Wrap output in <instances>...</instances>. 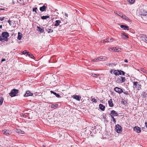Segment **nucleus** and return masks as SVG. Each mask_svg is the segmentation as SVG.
Returning <instances> with one entry per match:
<instances>
[{
  "mask_svg": "<svg viewBox=\"0 0 147 147\" xmlns=\"http://www.w3.org/2000/svg\"><path fill=\"white\" fill-rule=\"evenodd\" d=\"M37 9V7H35V8H34L33 9H32V11L33 12H35L36 13H37V11H36V10Z\"/></svg>",
  "mask_w": 147,
  "mask_h": 147,
  "instance_id": "37",
  "label": "nucleus"
},
{
  "mask_svg": "<svg viewBox=\"0 0 147 147\" xmlns=\"http://www.w3.org/2000/svg\"><path fill=\"white\" fill-rule=\"evenodd\" d=\"M37 28L38 30L39 31L40 33H42L44 32L43 28H40V27L39 26H37Z\"/></svg>",
  "mask_w": 147,
  "mask_h": 147,
  "instance_id": "25",
  "label": "nucleus"
},
{
  "mask_svg": "<svg viewBox=\"0 0 147 147\" xmlns=\"http://www.w3.org/2000/svg\"><path fill=\"white\" fill-rule=\"evenodd\" d=\"M47 7V4L46 3H45L42 6L40 7V11L42 12L45 11L46 10Z\"/></svg>",
  "mask_w": 147,
  "mask_h": 147,
  "instance_id": "9",
  "label": "nucleus"
},
{
  "mask_svg": "<svg viewBox=\"0 0 147 147\" xmlns=\"http://www.w3.org/2000/svg\"><path fill=\"white\" fill-rule=\"evenodd\" d=\"M140 14L141 16H146L147 15V11L145 10H141L140 12Z\"/></svg>",
  "mask_w": 147,
  "mask_h": 147,
  "instance_id": "11",
  "label": "nucleus"
},
{
  "mask_svg": "<svg viewBox=\"0 0 147 147\" xmlns=\"http://www.w3.org/2000/svg\"><path fill=\"white\" fill-rule=\"evenodd\" d=\"M98 60V59H97V58L96 59H94L92 60V61L94 62V61H97Z\"/></svg>",
  "mask_w": 147,
  "mask_h": 147,
  "instance_id": "48",
  "label": "nucleus"
},
{
  "mask_svg": "<svg viewBox=\"0 0 147 147\" xmlns=\"http://www.w3.org/2000/svg\"><path fill=\"white\" fill-rule=\"evenodd\" d=\"M145 125L146 126V127L147 128V122H145Z\"/></svg>",
  "mask_w": 147,
  "mask_h": 147,
  "instance_id": "55",
  "label": "nucleus"
},
{
  "mask_svg": "<svg viewBox=\"0 0 147 147\" xmlns=\"http://www.w3.org/2000/svg\"><path fill=\"white\" fill-rule=\"evenodd\" d=\"M143 96L144 98L147 97V95L145 92H144L143 94Z\"/></svg>",
  "mask_w": 147,
  "mask_h": 147,
  "instance_id": "38",
  "label": "nucleus"
},
{
  "mask_svg": "<svg viewBox=\"0 0 147 147\" xmlns=\"http://www.w3.org/2000/svg\"><path fill=\"white\" fill-rule=\"evenodd\" d=\"M110 72L111 74L113 73L116 76H119V75H121L122 74V73H120L119 70H115L114 69H111L110 71Z\"/></svg>",
  "mask_w": 147,
  "mask_h": 147,
  "instance_id": "7",
  "label": "nucleus"
},
{
  "mask_svg": "<svg viewBox=\"0 0 147 147\" xmlns=\"http://www.w3.org/2000/svg\"><path fill=\"white\" fill-rule=\"evenodd\" d=\"M134 131L137 132L138 133H140L141 131V128L138 126H135L134 127Z\"/></svg>",
  "mask_w": 147,
  "mask_h": 147,
  "instance_id": "12",
  "label": "nucleus"
},
{
  "mask_svg": "<svg viewBox=\"0 0 147 147\" xmlns=\"http://www.w3.org/2000/svg\"><path fill=\"white\" fill-rule=\"evenodd\" d=\"M16 132H17L18 133H19V134H24V132L22 131L20 129H16Z\"/></svg>",
  "mask_w": 147,
  "mask_h": 147,
  "instance_id": "23",
  "label": "nucleus"
},
{
  "mask_svg": "<svg viewBox=\"0 0 147 147\" xmlns=\"http://www.w3.org/2000/svg\"><path fill=\"white\" fill-rule=\"evenodd\" d=\"M50 92L51 93L53 94L54 95H55L56 97L58 98L61 97L58 94H57L56 92H55L52 91H51Z\"/></svg>",
  "mask_w": 147,
  "mask_h": 147,
  "instance_id": "20",
  "label": "nucleus"
},
{
  "mask_svg": "<svg viewBox=\"0 0 147 147\" xmlns=\"http://www.w3.org/2000/svg\"><path fill=\"white\" fill-rule=\"evenodd\" d=\"M123 92V93L124 94L126 95H129V94L128 93L127 91H125V92Z\"/></svg>",
  "mask_w": 147,
  "mask_h": 147,
  "instance_id": "44",
  "label": "nucleus"
},
{
  "mask_svg": "<svg viewBox=\"0 0 147 147\" xmlns=\"http://www.w3.org/2000/svg\"><path fill=\"white\" fill-rule=\"evenodd\" d=\"M105 40H104L101 41V42L104 43V42H105Z\"/></svg>",
  "mask_w": 147,
  "mask_h": 147,
  "instance_id": "50",
  "label": "nucleus"
},
{
  "mask_svg": "<svg viewBox=\"0 0 147 147\" xmlns=\"http://www.w3.org/2000/svg\"><path fill=\"white\" fill-rule=\"evenodd\" d=\"M92 75L94 77H96L98 76V74H92Z\"/></svg>",
  "mask_w": 147,
  "mask_h": 147,
  "instance_id": "39",
  "label": "nucleus"
},
{
  "mask_svg": "<svg viewBox=\"0 0 147 147\" xmlns=\"http://www.w3.org/2000/svg\"><path fill=\"white\" fill-rule=\"evenodd\" d=\"M108 104L109 107H112L113 106V101L112 99H110L108 101Z\"/></svg>",
  "mask_w": 147,
  "mask_h": 147,
  "instance_id": "21",
  "label": "nucleus"
},
{
  "mask_svg": "<svg viewBox=\"0 0 147 147\" xmlns=\"http://www.w3.org/2000/svg\"><path fill=\"white\" fill-rule=\"evenodd\" d=\"M18 93V90L16 89H13L9 94V95L11 97L14 96H16V94Z\"/></svg>",
  "mask_w": 147,
  "mask_h": 147,
  "instance_id": "4",
  "label": "nucleus"
},
{
  "mask_svg": "<svg viewBox=\"0 0 147 147\" xmlns=\"http://www.w3.org/2000/svg\"><path fill=\"white\" fill-rule=\"evenodd\" d=\"M115 131L118 133H120L122 131V127L119 124H117L115 126Z\"/></svg>",
  "mask_w": 147,
  "mask_h": 147,
  "instance_id": "3",
  "label": "nucleus"
},
{
  "mask_svg": "<svg viewBox=\"0 0 147 147\" xmlns=\"http://www.w3.org/2000/svg\"><path fill=\"white\" fill-rule=\"evenodd\" d=\"M8 23H9V24L10 26L11 25V21L10 20H9L8 21Z\"/></svg>",
  "mask_w": 147,
  "mask_h": 147,
  "instance_id": "47",
  "label": "nucleus"
},
{
  "mask_svg": "<svg viewBox=\"0 0 147 147\" xmlns=\"http://www.w3.org/2000/svg\"><path fill=\"white\" fill-rule=\"evenodd\" d=\"M43 147H45V146L43 145Z\"/></svg>",
  "mask_w": 147,
  "mask_h": 147,
  "instance_id": "57",
  "label": "nucleus"
},
{
  "mask_svg": "<svg viewBox=\"0 0 147 147\" xmlns=\"http://www.w3.org/2000/svg\"><path fill=\"white\" fill-rule=\"evenodd\" d=\"M121 37L123 38H124V36H125V37L127 38H128L129 37L127 35H126L124 33H121Z\"/></svg>",
  "mask_w": 147,
  "mask_h": 147,
  "instance_id": "24",
  "label": "nucleus"
},
{
  "mask_svg": "<svg viewBox=\"0 0 147 147\" xmlns=\"http://www.w3.org/2000/svg\"><path fill=\"white\" fill-rule=\"evenodd\" d=\"M2 28V25H0V28Z\"/></svg>",
  "mask_w": 147,
  "mask_h": 147,
  "instance_id": "56",
  "label": "nucleus"
},
{
  "mask_svg": "<svg viewBox=\"0 0 147 147\" xmlns=\"http://www.w3.org/2000/svg\"><path fill=\"white\" fill-rule=\"evenodd\" d=\"M124 61L125 62H126V63H127V62H128L127 60L126 59H125Z\"/></svg>",
  "mask_w": 147,
  "mask_h": 147,
  "instance_id": "54",
  "label": "nucleus"
},
{
  "mask_svg": "<svg viewBox=\"0 0 147 147\" xmlns=\"http://www.w3.org/2000/svg\"><path fill=\"white\" fill-rule=\"evenodd\" d=\"M108 49L110 51H113L114 49V47L109 48Z\"/></svg>",
  "mask_w": 147,
  "mask_h": 147,
  "instance_id": "36",
  "label": "nucleus"
},
{
  "mask_svg": "<svg viewBox=\"0 0 147 147\" xmlns=\"http://www.w3.org/2000/svg\"><path fill=\"white\" fill-rule=\"evenodd\" d=\"M108 40H109V42H112L113 41V38H110V39H108Z\"/></svg>",
  "mask_w": 147,
  "mask_h": 147,
  "instance_id": "43",
  "label": "nucleus"
},
{
  "mask_svg": "<svg viewBox=\"0 0 147 147\" xmlns=\"http://www.w3.org/2000/svg\"><path fill=\"white\" fill-rule=\"evenodd\" d=\"M119 72H120V73H122V74L124 76L125 74V72L123 71L119 70Z\"/></svg>",
  "mask_w": 147,
  "mask_h": 147,
  "instance_id": "41",
  "label": "nucleus"
},
{
  "mask_svg": "<svg viewBox=\"0 0 147 147\" xmlns=\"http://www.w3.org/2000/svg\"><path fill=\"white\" fill-rule=\"evenodd\" d=\"M121 49L119 48H114V49L113 51L115 52H118L119 51H121Z\"/></svg>",
  "mask_w": 147,
  "mask_h": 147,
  "instance_id": "26",
  "label": "nucleus"
},
{
  "mask_svg": "<svg viewBox=\"0 0 147 147\" xmlns=\"http://www.w3.org/2000/svg\"><path fill=\"white\" fill-rule=\"evenodd\" d=\"M132 83L133 84V87L134 88H137L138 90L141 89V85L139 84L138 82L133 81Z\"/></svg>",
  "mask_w": 147,
  "mask_h": 147,
  "instance_id": "5",
  "label": "nucleus"
},
{
  "mask_svg": "<svg viewBox=\"0 0 147 147\" xmlns=\"http://www.w3.org/2000/svg\"><path fill=\"white\" fill-rule=\"evenodd\" d=\"M114 90L116 92L118 93L119 94H120L123 92V90L121 88L117 87L114 88Z\"/></svg>",
  "mask_w": 147,
  "mask_h": 147,
  "instance_id": "8",
  "label": "nucleus"
},
{
  "mask_svg": "<svg viewBox=\"0 0 147 147\" xmlns=\"http://www.w3.org/2000/svg\"><path fill=\"white\" fill-rule=\"evenodd\" d=\"M27 55H28V56H30V57L32 58H33L34 57L33 55L31 53H30L28 52V54H27Z\"/></svg>",
  "mask_w": 147,
  "mask_h": 147,
  "instance_id": "32",
  "label": "nucleus"
},
{
  "mask_svg": "<svg viewBox=\"0 0 147 147\" xmlns=\"http://www.w3.org/2000/svg\"><path fill=\"white\" fill-rule=\"evenodd\" d=\"M73 98L76 99L77 100H80L81 98V97L78 95H73L72 96Z\"/></svg>",
  "mask_w": 147,
  "mask_h": 147,
  "instance_id": "18",
  "label": "nucleus"
},
{
  "mask_svg": "<svg viewBox=\"0 0 147 147\" xmlns=\"http://www.w3.org/2000/svg\"><path fill=\"white\" fill-rule=\"evenodd\" d=\"M141 39L144 42L147 43V36L144 34H141L139 36Z\"/></svg>",
  "mask_w": 147,
  "mask_h": 147,
  "instance_id": "6",
  "label": "nucleus"
},
{
  "mask_svg": "<svg viewBox=\"0 0 147 147\" xmlns=\"http://www.w3.org/2000/svg\"><path fill=\"white\" fill-rule=\"evenodd\" d=\"M65 16L67 18L68 17V15H67V14L66 13H65Z\"/></svg>",
  "mask_w": 147,
  "mask_h": 147,
  "instance_id": "49",
  "label": "nucleus"
},
{
  "mask_svg": "<svg viewBox=\"0 0 147 147\" xmlns=\"http://www.w3.org/2000/svg\"><path fill=\"white\" fill-rule=\"evenodd\" d=\"M99 108L102 111H104L105 110V107L102 104H100L99 105Z\"/></svg>",
  "mask_w": 147,
  "mask_h": 147,
  "instance_id": "19",
  "label": "nucleus"
},
{
  "mask_svg": "<svg viewBox=\"0 0 147 147\" xmlns=\"http://www.w3.org/2000/svg\"><path fill=\"white\" fill-rule=\"evenodd\" d=\"M46 30L48 33L52 32H53V30L51 28H47Z\"/></svg>",
  "mask_w": 147,
  "mask_h": 147,
  "instance_id": "29",
  "label": "nucleus"
},
{
  "mask_svg": "<svg viewBox=\"0 0 147 147\" xmlns=\"http://www.w3.org/2000/svg\"><path fill=\"white\" fill-rule=\"evenodd\" d=\"M111 115H112L114 116H117L119 115L114 110H112L111 111Z\"/></svg>",
  "mask_w": 147,
  "mask_h": 147,
  "instance_id": "16",
  "label": "nucleus"
},
{
  "mask_svg": "<svg viewBox=\"0 0 147 147\" xmlns=\"http://www.w3.org/2000/svg\"><path fill=\"white\" fill-rule=\"evenodd\" d=\"M4 18H5V17H3L2 18L0 17V20L1 21H2L4 19Z\"/></svg>",
  "mask_w": 147,
  "mask_h": 147,
  "instance_id": "46",
  "label": "nucleus"
},
{
  "mask_svg": "<svg viewBox=\"0 0 147 147\" xmlns=\"http://www.w3.org/2000/svg\"><path fill=\"white\" fill-rule=\"evenodd\" d=\"M120 27L124 30H128L129 29V28L128 26L123 25H121Z\"/></svg>",
  "mask_w": 147,
  "mask_h": 147,
  "instance_id": "17",
  "label": "nucleus"
},
{
  "mask_svg": "<svg viewBox=\"0 0 147 147\" xmlns=\"http://www.w3.org/2000/svg\"><path fill=\"white\" fill-rule=\"evenodd\" d=\"M92 101L93 102H94L95 103H96L97 102V100L96 99H95L94 98H92Z\"/></svg>",
  "mask_w": 147,
  "mask_h": 147,
  "instance_id": "42",
  "label": "nucleus"
},
{
  "mask_svg": "<svg viewBox=\"0 0 147 147\" xmlns=\"http://www.w3.org/2000/svg\"><path fill=\"white\" fill-rule=\"evenodd\" d=\"M127 1L131 3H133L135 1V0H127Z\"/></svg>",
  "mask_w": 147,
  "mask_h": 147,
  "instance_id": "35",
  "label": "nucleus"
},
{
  "mask_svg": "<svg viewBox=\"0 0 147 147\" xmlns=\"http://www.w3.org/2000/svg\"><path fill=\"white\" fill-rule=\"evenodd\" d=\"M25 115H24L23 116H25Z\"/></svg>",
  "mask_w": 147,
  "mask_h": 147,
  "instance_id": "58",
  "label": "nucleus"
},
{
  "mask_svg": "<svg viewBox=\"0 0 147 147\" xmlns=\"http://www.w3.org/2000/svg\"><path fill=\"white\" fill-rule=\"evenodd\" d=\"M23 1V0H19V1H18V3H20V4L22 3V2Z\"/></svg>",
  "mask_w": 147,
  "mask_h": 147,
  "instance_id": "45",
  "label": "nucleus"
},
{
  "mask_svg": "<svg viewBox=\"0 0 147 147\" xmlns=\"http://www.w3.org/2000/svg\"><path fill=\"white\" fill-rule=\"evenodd\" d=\"M105 42H109V40H108V39H107L105 40Z\"/></svg>",
  "mask_w": 147,
  "mask_h": 147,
  "instance_id": "53",
  "label": "nucleus"
},
{
  "mask_svg": "<svg viewBox=\"0 0 147 147\" xmlns=\"http://www.w3.org/2000/svg\"><path fill=\"white\" fill-rule=\"evenodd\" d=\"M105 40H104L101 41V42L104 43V42H105Z\"/></svg>",
  "mask_w": 147,
  "mask_h": 147,
  "instance_id": "51",
  "label": "nucleus"
},
{
  "mask_svg": "<svg viewBox=\"0 0 147 147\" xmlns=\"http://www.w3.org/2000/svg\"><path fill=\"white\" fill-rule=\"evenodd\" d=\"M140 70L144 73H147V71L144 69L143 68H141Z\"/></svg>",
  "mask_w": 147,
  "mask_h": 147,
  "instance_id": "31",
  "label": "nucleus"
},
{
  "mask_svg": "<svg viewBox=\"0 0 147 147\" xmlns=\"http://www.w3.org/2000/svg\"><path fill=\"white\" fill-rule=\"evenodd\" d=\"M115 82L117 83H122L125 82V77L121 76L116 77L115 78Z\"/></svg>",
  "mask_w": 147,
  "mask_h": 147,
  "instance_id": "2",
  "label": "nucleus"
},
{
  "mask_svg": "<svg viewBox=\"0 0 147 147\" xmlns=\"http://www.w3.org/2000/svg\"><path fill=\"white\" fill-rule=\"evenodd\" d=\"M49 18V16H41V19L42 20H45Z\"/></svg>",
  "mask_w": 147,
  "mask_h": 147,
  "instance_id": "28",
  "label": "nucleus"
},
{
  "mask_svg": "<svg viewBox=\"0 0 147 147\" xmlns=\"http://www.w3.org/2000/svg\"><path fill=\"white\" fill-rule=\"evenodd\" d=\"M33 93L31 92L30 91L27 90L26 93L24 95V96L25 97H28L30 96H32Z\"/></svg>",
  "mask_w": 147,
  "mask_h": 147,
  "instance_id": "10",
  "label": "nucleus"
},
{
  "mask_svg": "<svg viewBox=\"0 0 147 147\" xmlns=\"http://www.w3.org/2000/svg\"><path fill=\"white\" fill-rule=\"evenodd\" d=\"M114 13L116 14H117L118 16H120L121 17V15H123L122 14H121V13L120 12H118L117 11H116L115 12H114Z\"/></svg>",
  "mask_w": 147,
  "mask_h": 147,
  "instance_id": "30",
  "label": "nucleus"
},
{
  "mask_svg": "<svg viewBox=\"0 0 147 147\" xmlns=\"http://www.w3.org/2000/svg\"><path fill=\"white\" fill-rule=\"evenodd\" d=\"M123 14L121 16V18H123V19L125 20H126L127 21L129 22H130L131 21V20L127 17L125 15H123Z\"/></svg>",
  "mask_w": 147,
  "mask_h": 147,
  "instance_id": "15",
  "label": "nucleus"
},
{
  "mask_svg": "<svg viewBox=\"0 0 147 147\" xmlns=\"http://www.w3.org/2000/svg\"><path fill=\"white\" fill-rule=\"evenodd\" d=\"M61 23V21L59 20H57L55 21V24L54 26H57L59 25L60 23Z\"/></svg>",
  "mask_w": 147,
  "mask_h": 147,
  "instance_id": "22",
  "label": "nucleus"
},
{
  "mask_svg": "<svg viewBox=\"0 0 147 147\" xmlns=\"http://www.w3.org/2000/svg\"><path fill=\"white\" fill-rule=\"evenodd\" d=\"M22 34L21 33H20L19 32L18 33V39L19 40H20L22 37Z\"/></svg>",
  "mask_w": 147,
  "mask_h": 147,
  "instance_id": "27",
  "label": "nucleus"
},
{
  "mask_svg": "<svg viewBox=\"0 0 147 147\" xmlns=\"http://www.w3.org/2000/svg\"><path fill=\"white\" fill-rule=\"evenodd\" d=\"M58 104H55V105H51V107L52 108H53L54 107H57L58 106Z\"/></svg>",
  "mask_w": 147,
  "mask_h": 147,
  "instance_id": "34",
  "label": "nucleus"
},
{
  "mask_svg": "<svg viewBox=\"0 0 147 147\" xmlns=\"http://www.w3.org/2000/svg\"><path fill=\"white\" fill-rule=\"evenodd\" d=\"M2 131L4 134L6 135H8L10 134L11 131L10 130H7L6 129H4L2 130Z\"/></svg>",
  "mask_w": 147,
  "mask_h": 147,
  "instance_id": "13",
  "label": "nucleus"
},
{
  "mask_svg": "<svg viewBox=\"0 0 147 147\" xmlns=\"http://www.w3.org/2000/svg\"><path fill=\"white\" fill-rule=\"evenodd\" d=\"M23 54H28V52L26 50L22 52Z\"/></svg>",
  "mask_w": 147,
  "mask_h": 147,
  "instance_id": "40",
  "label": "nucleus"
},
{
  "mask_svg": "<svg viewBox=\"0 0 147 147\" xmlns=\"http://www.w3.org/2000/svg\"><path fill=\"white\" fill-rule=\"evenodd\" d=\"M5 61V59H2V60H1L2 62L4 61Z\"/></svg>",
  "mask_w": 147,
  "mask_h": 147,
  "instance_id": "52",
  "label": "nucleus"
},
{
  "mask_svg": "<svg viewBox=\"0 0 147 147\" xmlns=\"http://www.w3.org/2000/svg\"><path fill=\"white\" fill-rule=\"evenodd\" d=\"M111 115V117L112 118V119H113V121L114 122V123H115V124L116 123V121L115 118H114V117H113V116L112 115H111Z\"/></svg>",
  "mask_w": 147,
  "mask_h": 147,
  "instance_id": "33",
  "label": "nucleus"
},
{
  "mask_svg": "<svg viewBox=\"0 0 147 147\" xmlns=\"http://www.w3.org/2000/svg\"><path fill=\"white\" fill-rule=\"evenodd\" d=\"M97 59L98 61H103L106 60H107V57L105 56H101L100 57H98L97 58Z\"/></svg>",
  "mask_w": 147,
  "mask_h": 147,
  "instance_id": "14",
  "label": "nucleus"
},
{
  "mask_svg": "<svg viewBox=\"0 0 147 147\" xmlns=\"http://www.w3.org/2000/svg\"><path fill=\"white\" fill-rule=\"evenodd\" d=\"M9 36V33L7 32H3L1 34H0V41L4 42L8 40L7 38Z\"/></svg>",
  "mask_w": 147,
  "mask_h": 147,
  "instance_id": "1",
  "label": "nucleus"
}]
</instances>
